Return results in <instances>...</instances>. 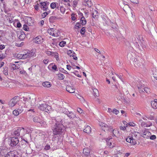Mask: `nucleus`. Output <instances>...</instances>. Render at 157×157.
I'll use <instances>...</instances> for the list:
<instances>
[{"label":"nucleus","instance_id":"de8ad7c7","mask_svg":"<svg viewBox=\"0 0 157 157\" xmlns=\"http://www.w3.org/2000/svg\"><path fill=\"white\" fill-rule=\"evenodd\" d=\"M75 14L74 13H73L71 14V19L73 21H75L76 19V18L75 16Z\"/></svg>","mask_w":157,"mask_h":157},{"label":"nucleus","instance_id":"f257e3e1","mask_svg":"<svg viewBox=\"0 0 157 157\" xmlns=\"http://www.w3.org/2000/svg\"><path fill=\"white\" fill-rule=\"evenodd\" d=\"M52 130L54 135L61 134L64 131V127L63 124H52Z\"/></svg>","mask_w":157,"mask_h":157},{"label":"nucleus","instance_id":"20e7f679","mask_svg":"<svg viewBox=\"0 0 157 157\" xmlns=\"http://www.w3.org/2000/svg\"><path fill=\"white\" fill-rule=\"evenodd\" d=\"M25 132V129L22 127H18L17 129H16L13 132L14 135L16 136H18L20 135V134H23Z\"/></svg>","mask_w":157,"mask_h":157},{"label":"nucleus","instance_id":"a19ab883","mask_svg":"<svg viewBox=\"0 0 157 157\" xmlns=\"http://www.w3.org/2000/svg\"><path fill=\"white\" fill-rule=\"evenodd\" d=\"M143 89L144 91L147 94H149L150 93V90L148 88L144 87Z\"/></svg>","mask_w":157,"mask_h":157},{"label":"nucleus","instance_id":"e2e57ef3","mask_svg":"<svg viewBox=\"0 0 157 157\" xmlns=\"http://www.w3.org/2000/svg\"><path fill=\"white\" fill-rule=\"evenodd\" d=\"M50 146L49 145L47 144L46 145V146H45V147L44 148L45 150H49L50 148Z\"/></svg>","mask_w":157,"mask_h":157},{"label":"nucleus","instance_id":"49530a36","mask_svg":"<svg viewBox=\"0 0 157 157\" xmlns=\"http://www.w3.org/2000/svg\"><path fill=\"white\" fill-rule=\"evenodd\" d=\"M13 114L15 116H17L19 114L18 111L17 109H16L13 111Z\"/></svg>","mask_w":157,"mask_h":157},{"label":"nucleus","instance_id":"b1692460","mask_svg":"<svg viewBox=\"0 0 157 157\" xmlns=\"http://www.w3.org/2000/svg\"><path fill=\"white\" fill-rule=\"evenodd\" d=\"M15 155L13 152L10 151L7 154L5 155V157H15Z\"/></svg>","mask_w":157,"mask_h":157},{"label":"nucleus","instance_id":"6ab92c4d","mask_svg":"<svg viewBox=\"0 0 157 157\" xmlns=\"http://www.w3.org/2000/svg\"><path fill=\"white\" fill-rule=\"evenodd\" d=\"M10 65L12 69L14 70L19 68L20 67V65L19 64H15L11 63Z\"/></svg>","mask_w":157,"mask_h":157},{"label":"nucleus","instance_id":"9d476101","mask_svg":"<svg viewBox=\"0 0 157 157\" xmlns=\"http://www.w3.org/2000/svg\"><path fill=\"white\" fill-rule=\"evenodd\" d=\"M90 150L88 148H86L83 150V154L84 156L88 157L90 155Z\"/></svg>","mask_w":157,"mask_h":157},{"label":"nucleus","instance_id":"a18cd8bd","mask_svg":"<svg viewBox=\"0 0 157 157\" xmlns=\"http://www.w3.org/2000/svg\"><path fill=\"white\" fill-rule=\"evenodd\" d=\"M93 91L94 92V96H97L98 95V91L96 89H94L93 90Z\"/></svg>","mask_w":157,"mask_h":157},{"label":"nucleus","instance_id":"bb28decb","mask_svg":"<svg viewBox=\"0 0 157 157\" xmlns=\"http://www.w3.org/2000/svg\"><path fill=\"white\" fill-rule=\"evenodd\" d=\"M42 85L44 87L48 88L52 86L51 84L48 82H44L42 83Z\"/></svg>","mask_w":157,"mask_h":157},{"label":"nucleus","instance_id":"7c9ffc66","mask_svg":"<svg viewBox=\"0 0 157 157\" xmlns=\"http://www.w3.org/2000/svg\"><path fill=\"white\" fill-rule=\"evenodd\" d=\"M110 26L112 28L115 30L117 31V27H118L117 25L116 24L111 22L110 23Z\"/></svg>","mask_w":157,"mask_h":157},{"label":"nucleus","instance_id":"4be33fe9","mask_svg":"<svg viewBox=\"0 0 157 157\" xmlns=\"http://www.w3.org/2000/svg\"><path fill=\"white\" fill-rule=\"evenodd\" d=\"M60 17H57L52 16H51L49 19V20L50 23H52L54 22V21L57 19H59Z\"/></svg>","mask_w":157,"mask_h":157},{"label":"nucleus","instance_id":"cd10ccee","mask_svg":"<svg viewBox=\"0 0 157 157\" xmlns=\"http://www.w3.org/2000/svg\"><path fill=\"white\" fill-rule=\"evenodd\" d=\"M112 134L113 135V137L114 136L117 137L118 134H120L119 132L117 130H115V129H113V130Z\"/></svg>","mask_w":157,"mask_h":157},{"label":"nucleus","instance_id":"8fccbe9b","mask_svg":"<svg viewBox=\"0 0 157 157\" xmlns=\"http://www.w3.org/2000/svg\"><path fill=\"white\" fill-rule=\"evenodd\" d=\"M23 29L25 31H28L29 30V28L26 25H24L23 27Z\"/></svg>","mask_w":157,"mask_h":157},{"label":"nucleus","instance_id":"3c124183","mask_svg":"<svg viewBox=\"0 0 157 157\" xmlns=\"http://www.w3.org/2000/svg\"><path fill=\"white\" fill-rule=\"evenodd\" d=\"M66 44V42L65 41H62L60 42L59 44V45L61 47H63Z\"/></svg>","mask_w":157,"mask_h":157},{"label":"nucleus","instance_id":"5fc2aeb1","mask_svg":"<svg viewBox=\"0 0 157 157\" xmlns=\"http://www.w3.org/2000/svg\"><path fill=\"white\" fill-rule=\"evenodd\" d=\"M60 11L61 12L63 13H64L65 12V8L63 6H61L60 7Z\"/></svg>","mask_w":157,"mask_h":157},{"label":"nucleus","instance_id":"603ef678","mask_svg":"<svg viewBox=\"0 0 157 157\" xmlns=\"http://www.w3.org/2000/svg\"><path fill=\"white\" fill-rule=\"evenodd\" d=\"M78 3V1L76 0H74L73 2V6L75 8L76 7L77 4Z\"/></svg>","mask_w":157,"mask_h":157},{"label":"nucleus","instance_id":"412c9836","mask_svg":"<svg viewBox=\"0 0 157 157\" xmlns=\"http://www.w3.org/2000/svg\"><path fill=\"white\" fill-rule=\"evenodd\" d=\"M116 98L117 100H123L124 99V94L123 93H122L119 94H116Z\"/></svg>","mask_w":157,"mask_h":157},{"label":"nucleus","instance_id":"58836bf2","mask_svg":"<svg viewBox=\"0 0 157 157\" xmlns=\"http://www.w3.org/2000/svg\"><path fill=\"white\" fill-rule=\"evenodd\" d=\"M134 53L133 52H129L127 54V57L130 59H132L133 58V55Z\"/></svg>","mask_w":157,"mask_h":157},{"label":"nucleus","instance_id":"c756f323","mask_svg":"<svg viewBox=\"0 0 157 157\" xmlns=\"http://www.w3.org/2000/svg\"><path fill=\"white\" fill-rule=\"evenodd\" d=\"M137 87L138 89H144L145 87V85L141 82L140 81L139 84H138Z\"/></svg>","mask_w":157,"mask_h":157},{"label":"nucleus","instance_id":"69168bd1","mask_svg":"<svg viewBox=\"0 0 157 157\" xmlns=\"http://www.w3.org/2000/svg\"><path fill=\"white\" fill-rule=\"evenodd\" d=\"M113 127L112 126H109L108 127V130L111 131V132H112L113 130Z\"/></svg>","mask_w":157,"mask_h":157},{"label":"nucleus","instance_id":"37998d69","mask_svg":"<svg viewBox=\"0 0 157 157\" xmlns=\"http://www.w3.org/2000/svg\"><path fill=\"white\" fill-rule=\"evenodd\" d=\"M144 116L146 118L151 120H153L154 119V117L152 115H150L149 116H148L145 115Z\"/></svg>","mask_w":157,"mask_h":157},{"label":"nucleus","instance_id":"e433bc0d","mask_svg":"<svg viewBox=\"0 0 157 157\" xmlns=\"http://www.w3.org/2000/svg\"><path fill=\"white\" fill-rule=\"evenodd\" d=\"M112 139V138H107L106 140V141L107 143V144L110 147H113V145H112V143L111 142H109V141L110 140H111Z\"/></svg>","mask_w":157,"mask_h":157},{"label":"nucleus","instance_id":"473e14b6","mask_svg":"<svg viewBox=\"0 0 157 157\" xmlns=\"http://www.w3.org/2000/svg\"><path fill=\"white\" fill-rule=\"evenodd\" d=\"M153 77L157 80V70L154 69L153 70Z\"/></svg>","mask_w":157,"mask_h":157},{"label":"nucleus","instance_id":"423d86ee","mask_svg":"<svg viewBox=\"0 0 157 157\" xmlns=\"http://www.w3.org/2000/svg\"><path fill=\"white\" fill-rule=\"evenodd\" d=\"M63 113L66 114L70 119H72L76 117V115L72 112H69L67 109H65Z\"/></svg>","mask_w":157,"mask_h":157},{"label":"nucleus","instance_id":"0e129e2a","mask_svg":"<svg viewBox=\"0 0 157 157\" xmlns=\"http://www.w3.org/2000/svg\"><path fill=\"white\" fill-rule=\"evenodd\" d=\"M128 125H129L130 126H134L136 124H135L133 122H130L129 123H128Z\"/></svg>","mask_w":157,"mask_h":157},{"label":"nucleus","instance_id":"1a4fd4ad","mask_svg":"<svg viewBox=\"0 0 157 157\" xmlns=\"http://www.w3.org/2000/svg\"><path fill=\"white\" fill-rule=\"evenodd\" d=\"M33 40L37 44H40L43 42L44 39L41 36H39L34 39Z\"/></svg>","mask_w":157,"mask_h":157},{"label":"nucleus","instance_id":"774afa93","mask_svg":"<svg viewBox=\"0 0 157 157\" xmlns=\"http://www.w3.org/2000/svg\"><path fill=\"white\" fill-rule=\"evenodd\" d=\"M46 53L48 55H52L53 56V54H54V53L53 52H52L50 51H47L46 52Z\"/></svg>","mask_w":157,"mask_h":157},{"label":"nucleus","instance_id":"4468645a","mask_svg":"<svg viewBox=\"0 0 157 157\" xmlns=\"http://www.w3.org/2000/svg\"><path fill=\"white\" fill-rule=\"evenodd\" d=\"M41 5L40 8L43 10L47 11L48 7L47 6V4L45 2H41L40 3Z\"/></svg>","mask_w":157,"mask_h":157},{"label":"nucleus","instance_id":"5701e85b","mask_svg":"<svg viewBox=\"0 0 157 157\" xmlns=\"http://www.w3.org/2000/svg\"><path fill=\"white\" fill-rule=\"evenodd\" d=\"M79 22L80 24L82 25H86V21L84 17H81V18Z\"/></svg>","mask_w":157,"mask_h":157},{"label":"nucleus","instance_id":"9b49d317","mask_svg":"<svg viewBox=\"0 0 157 157\" xmlns=\"http://www.w3.org/2000/svg\"><path fill=\"white\" fill-rule=\"evenodd\" d=\"M66 90L70 93H74L75 90L72 86L67 85L66 87Z\"/></svg>","mask_w":157,"mask_h":157},{"label":"nucleus","instance_id":"f3484780","mask_svg":"<svg viewBox=\"0 0 157 157\" xmlns=\"http://www.w3.org/2000/svg\"><path fill=\"white\" fill-rule=\"evenodd\" d=\"M92 17L94 19H97L98 17V11L95 10H92Z\"/></svg>","mask_w":157,"mask_h":157},{"label":"nucleus","instance_id":"39448f33","mask_svg":"<svg viewBox=\"0 0 157 157\" xmlns=\"http://www.w3.org/2000/svg\"><path fill=\"white\" fill-rule=\"evenodd\" d=\"M19 140L17 137H13L11 138L10 145L12 147H15L19 143Z\"/></svg>","mask_w":157,"mask_h":157},{"label":"nucleus","instance_id":"338daca9","mask_svg":"<svg viewBox=\"0 0 157 157\" xmlns=\"http://www.w3.org/2000/svg\"><path fill=\"white\" fill-rule=\"evenodd\" d=\"M48 14V13L47 12H44L43 13V14L42 15V17L43 18H44Z\"/></svg>","mask_w":157,"mask_h":157},{"label":"nucleus","instance_id":"13d9d810","mask_svg":"<svg viewBox=\"0 0 157 157\" xmlns=\"http://www.w3.org/2000/svg\"><path fill=\"white\" fill-rule=\"evenodd\" d=\"M72 56L73 57V59L75 60H76L78 59L77 57L76 56V54L74 52H73V55Z\"/></svg>","mask_w":157,"mask_h":157},{"label":"nucleus","instance_id":"4c0bfd02","mask_svg":"<svg viewBox=\"0 0 157 157\" xmlns=\"http://www.w3.org/2000/svg\"><path fill=\"white\" fill-rule=\"evenodd\" d=\"M83 5L85 6H87L89 7H91V6L92 5V4L91 1V0L90 1L87 2L86 3H83Z\"/></svg>","mask_w":157,"mask_h":157},{"label":"nucleus","instance_id":"0eeeda50","mask_svg":"<svg viewBox=\"0 0 157 157\" xmlns=\"http://www.w3.org/2000/svg\"><path fill=\"white\" fill-rule=\"evenodd\" d=\"M17 97H15L11 99L9 102V105L11 107H13L14 106L15 104L17 103L18 101V99H17Z\"/></svg>","mask_w":157,"mask_h":157},{"label":"nucleus","instance_id":"864d4df0","mask_svg":"<svg viewBox=\"0 0 157 157\" xmlns=\"http://www.w3.org/2000/svg\"><path fill=\"white\" fill-rule=\"evenodd\" d=\"M112 112L113 113L116 115L117 114L119 113V111L116 109H114Z\"/></svg>","mask_w":157,"mask_h":157},{"label":"nucleus","instance_id":"f8f14e48","mask_svg":"<svg viewBox=\"0 0 157 157\" xmlns=\"http://www.w3.org/2000/svg\"><path fill=\"white\" fill-rule=\"evenodd\" d=\"M126 141L129 143H132L134 145L136 144V141L135 139H134L132 137H130L128 136L126 139Z\"/></svg>","mask_w":157,"mask_h":157},{"label":"nucleus","instance_id":"2eb2a0df","mask_svg":"<svg viewBox=\"0 0 157 157\" xmlns=\"http://www.w3.org/2000/svg\"><path fill=\"white\" fill-rule=\"evenodd\" d=\"M25 59L27 58H29L34 56L35 53L32 51L27 52L25 53Z\"/></svg>","mask_w":157,"mask_h":157},{"label":"nucleus","instance_id":"f03ea898","mask_svg":"<svg viewBox=\"0 0 157 157\" xmlns=\"http://www.w3.org/2000/svg\"><path fill=\"white\" fill-rule=\"evenodd\" d=\"M27 142L25 140H22L20 142L19 144L17 145V149L19 151L23 150L27 146Z\"/></svg>","mask_w":157,"mask_h":157},{"label":"nucleus","instance_id":"09e8293b","mask_svg":"<svg viewBox=\"0 0 157 157\" xmlns=\"http://www.w3.org/2000/svg\"><path fill=\"white\" fill-rule=\"evenodd\" d=\"M85 29V27H83L82 28L80 31V33L81 34L83 35L84 34L86 31Z\"/></svg>","mask_w":157,"mask_h":157},{"label":"nucleus","instance_id":"c9c22d12","mask_svg":"<svg viewBox=\"0 0 157 157\" xmlns=\"http://www.w3.org/2000/svg\"><path fill=\"white\" fill-rule=\"evenodd\" d=\"M3 72L4 74L6 75H7L8 74V69L7 67H3Z\"/></svg>","mask_w":157,"mask_h":157},{"label":"nucleus","instance_id":"dca6fc26","mask_svg":"<svg viewBox=\"0 0 157 157\" xmlns=\"http://www.w3.org/2000/svg\"><path fill=\"white\" fill-rule=\"evenodd\" d=\"M25 54H16L14 55V57H16L17 58L19 59H25Z\"/></svg>","mask_w":157,"mask_h":157},{"label":"nucleus","instance_id":"393cba45","mask_svg":"<svg viewBox=\"0 0 157 157\" xmlns=\"http://www.w3.org/2000/svg\"><path fill=\"white\" fill-rule=\"evenodd\" d=\"M91 127L88 125H87L84 129V132L87 133H90L91 132Z\"/></svg>","mask_w":157,"mask_h":157},{"label":"nucleus","instance_id":"a878e982","mask_svg":"<svg viewBox=\"0 0 157 157\" xmlns=\"http://www.w3.org/2000/svg\"><path fill=\"white\" fill-rule=\"evenodd\" d=\"M151 105L154 109H157V101H152L151 102Z\"/></svg>","mask_w":157,"mask_h":157},{"label":"nucleus","instance_id":"a211bd4d","mask_svg":"<svg viewBox=\"0 0 157 157\" xmlns=\"http://www.w3.org/2000/svg\"><path fill=\"white\" fill-rule=\"evenodd\" d=\"M133 61L134 64L136 67L140 66L142 63V62H140L139 60L136 58L134 59Z\"/></svg>","mask_w":157,"mask_h":157},{"label":"nucleus","instance_id":"bf43d9fd","mask_svg":"<svg viewBox=\"0 0 157 157\" xmlns=\"http://www.w3.org/2000/svg\"><path fill=\"white\" fill-rule=\"evenodd\" d=\"M52 69L55 70V71H58L57 66L56 65H54L52 67Z\"/></svg>","mask_w":157,"mask_h":157},{"label":"nucleus","instance_id":"052dcab7","mask_svg":"<svg viewBox=\"0 0 157 157\" xmlns=\"http://www.w3.org/2000/svg\"><path fill=\"white\" fill-rule=\"evenodd\" d=\"M81 25L80 23L79 22H78L77 23H76L75 25V28H76V27H77L78 28H80L81 26Z\"/></svg>","mask_w":157,"mask_h":157},{"label":"nucleus","instance_id":"c03bdc74","mask_svg":"<svg viewBox=\"0 0 157 157\" xmlns=\"http://www.w3.org/2000/svg\"><path fill=\"white\" fill-rule=\"evenodd\" d=\"M114 86L115 87V88H116L117 90V93L116 94H120L122 93V92L118 88V87L116 85H114Z\"/></svg>","mask_w":157,"mask_h":157},{"label":"nucleus","instance_id":"ea45409f","mask_svg":"<svg viewBox=\"0 0 157 157\" xmlns=\"http://www.w3.org/2000/svg\"><path fill=\"white\" fill-rule=\"evenodd\" d=\"M56 7V2H52L50 4V7L52 9H55Z\"/></svg>","mask_w":157,"mask_h":157},{"label":"nucleus","instance_id":"6e6552de","mask_svg":"<svg viewBox=\"0 0 157 157\" xmlns=\"http://www.w3.org/2000/svg\"><path fill=\"white\" fill-rule=\"evenodd\" d=\"M52 120L53 122L54 121H55V123L54 124H60L63 123L62 117L60 116L53 117L52 119Z\"/></svg>","mask_w":157,"mask_h":157},{"label":"nucleus","instance_id":"c85d7f7f","mask_svg":"<svg viewBox=\"0 0 157 157\" xmlns=\"http://www.w3.org/2000/svg\"><path fill=\"white\" fill-rule=\"evenodd\" d=\"M33 121L36 123H41L42 121L41 119L38 117H35L33 118Z\"/></svg>","mask_w":157,"mask_h":157},{"label":"nucleus","instance_id":"ddd939ff","mask_svg":"<svg viewBox=\"0 0 157 157\" xmlns=\"http://www.w3.org/2000/svg\"><path fill=\"white\" fill-rule=\"evenodd\" d=\"M99 125L101 127L102 130H103L104 131H105V130L108 131L109 126L107 125V124L102 122H100L99 123Z\"/></svg>","mask_w":157,"mask_h":157},{"label":"nucleus","instance_id":"aec40b11","mask_svg":"<svg viewBox=\"0 0 157 157\" xmlns=\"http://www.w3.org/2000/svg\"><path fill=\"white\" fill-rule=\"evenodd\" d=\"M136 49H138L142 51L143 49V48L142 46H140L137 42L133 43Z\"/></svg>","mask_w":157,"mask_h":157},{"label":"nucleus","instance_id":"7ed1b4c3","mask_svg":"<svg viewBox=\"0 0 157 157\" xmlns=\"http://www.w3.org/2000/svg\"><path fill=\"white\" fill-rule=\"evenodd\" d=\"M38 108L41 111L48 113L51 109V107L48 105L45 104H42L38 106Z\"/></svg>","mask_w":157,"mask_h":157},{"label":"nucleus","instance_id":"72a5a7b5","mask_svg":"<svg viewBox=\"0 0 157 157\" xmlns=\"http://www.w3.org/2000/svg\"><path fill=\"white\" fill-rule=\"evenodd\" d=\"M58 79L60 80H63L64 78V75L62 74L59 73L57 75Z\"/></svg>","mask_w":157,"mask_h":157},{"label":"nucleus","instance_id":"79ce46f5","mask_svg":"<svg viewBox=\"0 0 157 157\" xmlns=\"http://www.w3.org/2000/svg\"><path fill=\"white\" fill-rule=\"evenodd\" d=\"M74 52L73 51L69 50L67 52V54L70 56H72L73 55V53Z\"/></svg>","mask_w":157,"mask_h":157},{"label":"nucleus","instance_id":"f704fd0d","mask_svg":"<svg viewBox=\"0 0 157 157\" xmlns=\"http://www.w3.org/2000/svg\"><path fill=\"white\" fill-rule=\"evenodd\" d=\"M53 30V31L52 34V36H59L57 32H56L58 31H57L56 30H54L53 29H51V31H52Z\"/></svg>","mask_w":157,"mask_h":157},{"label":"nucleus","instance_id":"680f3d73","mask_svg":"<svg viewBox=\"0 0 157 157\" xmlns=\"http://www.w3.org/2000/svg\"><path fill=\"white\" fill-rule=\"evenodd\" d=\"M131 2L133 3L137 4L138 3V0H130Z\"/></svg>","mask_w":157,"mask_h":157},{"label":"nucleus","instance_id":"6e6d98bb","mask_svg":"<svg viewBox=\"0 0 157 157\" xmlns=\"http://www.w3.org/2000/svg\"><path fill=\"white\" fill-rule=\"evenodd\" d=\"M17 110L18 111L19 114L21 113L23 110V109L22 107H20L19 108L17 109Z\"/></svg>","mask_w":157,"mask_h":157},{"label":"nucleus","instance_id":"2f4dec72","mask_svg":"<svg viewBox=\"0 0 157 157\" xmlns=\"http://www.w3.org/2000/svg\"><path fill=\"white\" fill-rule=\"evenodd\" d=\"M25 36L26 35L25 33L22 32L21 33L20 35L19 36V38L21 40H22L25 38Z\"/></svg>","mask_w":157,"mask_h":157},{"label":"nucleus","instance_id":"4d7b16f0","mask_svg":"<svg viewBox=\"0 0 157 157\" xmlns=\"http://www.w3.org/2000/svg\"><path fill=\"white\" fill-rule=\"evenodd\" d=\"M156 138V136L155 135H151L150 137V139L151 140H154Z\"/></svg>","mask_w":157,"mask_h":157}]
</instances>
